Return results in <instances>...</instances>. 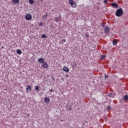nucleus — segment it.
I'll return each mask as SVG.
<instances>
[{
    "mask_svg": "<svg viewBox=\"0 0 128 128\" xmlns=\"http://www.w3.org/2000/svg\"><path fill=\"white\" fill-rule=\"evenodd\" d=\"M104 78H108V76L105 75Z\"/></svg>",
    "mask_w": 128,
    "mask_h": 128,
    "instance_id": "a878e982",
    "label": "nucleus"
},
{
    "mask_svg": "<svg viewBox=\"0 0 128 128\" xmlns=\"http://www.w3.org/2000/svg\"><path fill=\"white\" fill-rule=\"evenodd\" d=\"M66 76L67 78H68V74H66Z\"/></svg>",
    "mask_w": 128,
    "mask_h": 128,
    "instance_id": "c756f323",
    "label": "nucleus"
},
{
    "mask_svg": "<svg viewBox=\"0 0 128 128\" xmlns=\"http://www.w3.org/2000/svg\"><path fill=\"white\" fill-rule=\"evenodd\" d=\"M42 38H46V34H44L42 35Z\"/></svg>",
    "mask_w": 128,
    "mask_h": 128,
    "instance_id": "aec40b11",
    "label": "nucleus"
},
{
    "mask_svg": "<svg viewBox=\"0 0 128 128\" xmlns=\"http://www.w3.org/2000/svg\"><path fill=\"white\" fill-rule=\"evenodd\" d=\"M88 36H89L88 34L86 33L85 34V38H88Z\"/></svg>",
    "mask_w": 128,
    "mask_h": 128,
    "instance_id": "4be33fe9",
    "label": "nucleus"
},
{
    "mask_svg": "<svg viewBox=\"0 0 128 128\" xmlns=\"http://www.w3.org/2000/svg\"><path fill=\"white\" fill-rule=\"evenodd\" d=\"M108 96H109V98H114V94L110 93L108 94Z\"/></svg>",
    "mask_w": 128,
    "mask_h": 128,
    "instance_id": "dca6fc26",
    "label": "nucleus"
},
{
    "mask_svg": "<svg viewBox=\"0 0 128 128\" xmlns=\"http://www.w3.org/2000/svg\"><path fill=\"white\" fill-rule=\"evenodd\" d=\"M66 39H63L62 40V42H66Z\"/></svg>",
    "mask_w": 128,
    "mask_h": 128,
    "instance_id": "5701e85b",
    "label": "nucleus"
},
{
    "mask_svg": "<svg viewBox=\"0 0 128 128\" xmlns=\"http://www.w3.org/2000/svg\"><path fill=\"white\" fill-rule=\"evenodd\" d=\"M46 16H48V14H46V15H44L42 16V18L43 20H46Z\"/></svg>",
    "mask_w": 128,
    "mask_h": 128,
    "instance_id": "a211bd4d",
    "label": "nucleus"
},
{
    "mask_svg": "<svg viewBox=\"0 0 128 128\" xmlns=\"http://www.w3.org/2000/svg\"><path fill=\"white\" fill-rule=\"evenodd\" d=\"M50 92H54L52 89H51L49 90Z\"/></svg>",
    "mask_w": 128,
    "mask_h": 128,
    "instance_id": "393cba45",
    "label": "nucleus"
},
{
    "mask_svg": "<svg viewBox=\"0 0 128 128\" xmlns=\"http://www.w3.org/2000/svg\"><path fill=\"white\" fill-rule=\"evenodd\" d=\"M29 1V4H34V0H28Z\"/></svg>",
    "mask_w": 128,
    "mask_h": 128,
    "instance_id": "4468645a",
    "label": "nucleus"
},
{
    "mask_svg": "<svg viewBox=\"0 0 128 128\" xmlns=\"http://www.w3.org/2000/svg\"><path fill=\"white\" fill-rule=\"evenodd\" d=\"M106 58V56H102L101 57V60H104Z\"/></svg>",
    "mask_w": 128,
    "mask_h": 128,
    "instance_id": "412c9836",
    "label": "nucleus"
},
{
    "mask_svg": "<svg viewBox=\"0 0 128 128\" xmlns=\"http://www.w3.org/2000/svg\"><path fill=\"white\" fill-rule=\"evenodd\" d=\"M102 28H104V24L102 25Z\"/></svg>",
    "mask_w": 128,
    "mask_h": 128,
    "instance_id": "c85d7f7f",
    "label": "nucleus"
},
{
    "mask_svg": "<svg viewBox=\"0 0 128 128\" xmlns=\"http://www.w3.org/2000/svg\"><path fill=\"white\" fill-rule=\"evenodd\" d=\"M44 24H41L40 22V26H42Z\"/></svg>",
    "mask_w": 128,
    "mask_h": 128,
    "instance_id": "cd10ccee",
    "label": "nucleus"
},
{
    "mask_svg": "<svg viewBox=\"0 0 128 128\" xmlns=\"http://www.w3.org/2000/svg\"><path fill=\"white\" fill-rule=\"evenodd\" d=\"M63 70L66 72H70V68L66 66H64L63 68Z\"/></svg>",
    "mask_w": 128,
    "mask_h": 128,
    "instance_id": "9d476101",
    "label": "nucleus"
},
{
    "mask_svg": "<svg viewBox=\"0 0 128 128\" xmlns=\"http://www.w3.org/2000/svg\"><path fill=\"white\" fill-rule=\"evenodd\" d=\"M35 90H38V91L40 90V87L38 86H36L35 87Z\"/></svg>",
    "mask_w": 128,
    "mask_h": 128,
    "instance_id": "6ab92c4d",
    "label": "nucleus"
},
{
    "mask_svg": "<svg viewBox=\"0 0 128 128\" xmlns=\"http://www.w3.org/2000/svg\"><path fill=\"white\" fill-rule=\"evenodd\" d=\"M26 20H32V16L30 14H26L25 17Z\"/></svg>",
    "mask_w": 128,
    "mask_h": 128,
    "instance_id": "7ed1b4c3",
    "label": "nucleus"
},
{
    "mask_svg": "<svg viewBox=\"0 0 128 128\" xmlns=\"http://www.w3.org/2000/svg\"><path fill=\"white\" fill-rule=\"evenodd\" d=\"M106 2H108V0H104V4H106Z\"/></svg>",
    "mask_w": 128,
    "mask_h": 128,
    "instance_id": "bb28decb",
    "label": "nucleus"
},
{
    "mask_svg": "<svg viewBox=\"0 0 128 128\" xmlns=\"http://www.w3.org/2000/svg\"><path fill=\"white\" fill-rule=\"evenodd\" d=\"M111 6H112L113 8H118V4L116 3H112Z\"/></svg>",
    "mask_w": 128,
    "mask_h": 128,
    "instance_id": "1a4fd4ad",
    "label": "nucleus"
},
{
    "mask_svg": "<svg viewBox=\"0 0 128 128\" xmlns=\"http://www.w3.org/2000/svg\"><path fill=\"white\" fill-rule=\"evenodd\" d=\"M124 100H128V95H126L124 96Z\"/></svg>",
    "mask_w": 128,
    "mask_h": 128,
    "instance_id": "f3484780",
    "label": "nucleus"
},
{
    "mask_svg": "<svg viewBox=\"0 0 128 128\" xmlns=\"http://www.w3.org/2000/svg\"><path fill=\"white\" fill-rule=\"evenodd\" d=\"M44 102L46 104H48L50 102V100L48 96L45 97L44 98Z\"/></svg>",
    "mask_w": 128,
    "mask_h": 128,
    "instance_id": "39448f33",
    "label": "nucleus"
},
{
    "mask_svg": "<svg viewBox=\"0 0 128 128\" xmlns=\"http://www.w3.org/2000/svg\"><path fill=\"white\" fill-rule=\"evenodd\" d=\"M107 109L108 110H110V106H107Z\"/></svg>",
    "mask_w": 128,
    "mask_h": 128,
    "instance_id": "b1692460",
    "label": "nucleus"
},
{
    "mask_svg": "<svg viewBox=\"0 0 128 128\" xmlns=\"http://www.w3.org/2000/svg\"><path fill=\"white\" fill-rule=\"evenodd\" d=\"M116 44H118V41L114 39L113 41V44L114 46H116Z\"/></svg>",
    "mask_w": 128,
    "mask_h": 128,
    "instance_id": "2eb2a0df",
    "label": "nucleus"
},
{
    "mask_svg": "<svg viewBox=\"0 0 128 128\" xmlns=\"http://www.w3.org/2000/svg\"><path fill=\"white\" fill-rule=\"evenodd\" d=\"M54 20L56 22H60L62 20V16H59L58 17H56L54 18Z\"/></svg>",
    "mask_w": 128,
    "mask_h": 128,
    "instance_id": "20e7f679",
    "label": "nucleus"
},
{
    "mask_svg": "<svg viewBox=\"0 0 128 128\" xmlns=\"http://www.w3.org/2000/svg\"><path fill=\"white\" fill-rule=\"evenodd\" d=\"M124 14V10L122 8L118 9L116 12V16H122Z\"/></svg>",
    "mask_w": 128,
    "mask_h": 128,
    "instance_id": "f257e3e1",
    "label": "nucleus"
},
{
    "mask_svg": "<svg viewBox=\"0 0 128 128\" xmlns=\"http://www.w3.org/2000/svg\"><path fill=\"white\" fill-rule=\"evenodd\" d=\"M26 90L27 92H32V86H30L28 85L27 86V88H26Z\"/></svg>",
    "mask_w": 128,
    "mask_h": 128,
    "instance_id": "9b49d317",
    "label": "nucleus"
},
{
    "mask_svg": "<svg viewBox=\"0 0 128 128\" xmlns=\"http://www.w3.org/2000/svg\"><path fill=\"white\" fill-rule=\"evenodd\" d=\"M42 66L44 68H48V63L46 62H44L42 64Z\"/></svg>",
    "mask_w": 128,
    "mask_h": 128,
    "instance_id": "423d86ee",
    "label": "nucleus"
},
{
    "mask_svg": "<svg viewBox=\"0 0 128 128\" xmlns=\"http://www.w3.org/2000/svg\"><path fill=\"white\" fill-rule=\"evenodd\" d=\"M38 62L39 64H44V59L43 58H39L38 59Z\"/></svg>",
    "mask_w": 128,
    "mask_h": 128,
    "instance_id": "6e6552de",
    "label": "nucleus"
},
{
    "mask_svg": "<svg viewBox=\"0 0 128 128\" xmlns=\"http://www.w3.org/2000/svg\"><path fill=\"white\" fill-rule=\"evenodd\" d=\"M70 110H72V108H70Z\"/></svg>",
    "mask_w": 128,
    "mask_h": 128,
    "instance_id": "7c9ffc66",
    "label": "nucleus"
},
{
    "mask_svg": "<svg viewBox=\"0 0 128 128\" xmlns=\"http://www.w3.org/2000/svg\"><path fill=\"white\" fill-rule=\"evenodd\" d=\"M53 80H54V79H53Z\"/></svg>",
    "mask_w": 128,
    "mask_h": 128,
    "instance_id": "473e14b6",
    "label": "nucleus"
},
{
    "mask_svg": "<svg viewBox=\"0 0 128 128\" xmlns=\"http://www.w3.org/2000/svg\"><path fill=\"white\" fill-rule=\"evenodd\" d=\"M27 116H30V115H28Z\"/></svg>",
    "mask_w": 128,
    "mask_h": 128,
    "instance_id": "2f4dec72",
    "label": "nucleus"
},
{
    "mask_svg": "<svg viewBox=\"0 0 128 128\" xmlns=\"http://www.w3.org/2000/svg\"><path fill=\"white\" fill-rule=\"evenodd\" d=\"M16 52L18 54H22V50H17Z\"/></svg>",
    "mask_w": 128,
    "mask_h": 128,
    "instance_id": "ddd939ff",
    "label": "nucleus"
},
{
    "mask_svg": "<svg viewBox=\"0 0 128 128\" xmlns=\"http://www.w3.org/2000/svg\"><path fill=\"white\" fill-rule=\"evenodd\" d=\"M12 2H13V4H18L20 0H12Z\"/></svg>",
    "mask_w": 128,
    "mask_h": 128,
    "instance_id": "f8f14e48",
    "label": "nucleus"
},
{
    "mask_svg": "<svg viewBox=\"0 0 128 128\" xmlns=\"http://www.w3.org/2000/svg\"><path fill=\"white\" fill-rule=\"evenodd\" d=\"M68 4L72 8H76V4L74 2V0H68Z\"/></svg>",
    "mask_w": 128,
    "mask_h": 128,
    "instance_id": "f03ea898",
    "label": "nucleus"
},
{
    "mask_svg": "<svg viewBox=\"0 0 128 128\" xmlns=\"http://www.w3.org/2000/svg\"><path fill=\"white\" fill-rule=\"evenodd\" d=\"M105 34H110V28L108 26H106L104 28Z\"/></svg>",
    "mask_w": 128,
    "mask_h": 128,
    "instance_id": "0eeeda50",
    "label": "nucleus"
}]
</instances>
